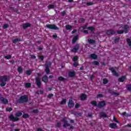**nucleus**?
I'll use <instances>...</instances> for the list:
<instances>
[{"label":"nucleus","mask_w":131,"mask_h":131,"mask_svg":"<svg viewBox=\"0 0 131 131\" xmlns=\"http://www.w3.org/2000/svg\"><path fill=\"white\" fill-rule=\"evenodd\" d=\"M22 114H23L21 112H18L15 114L16 117H14L13 115H10L9 116V118L10 120H11V121H13V122H15L19 120V118L18 117H20V116H22Z\"/></svg>","instance_id":"nucleus-1"},{"label":"nucleus","mask_w":131,"mask_h":131,"mask_svg":"<svg viewBox=\"0 0 131 131\" xmlns=\"http://www.w3.org/2000/svg\"><path fill=\"white\" fill-rule=\"evenodd\" d=\"M105 106H106L105 101H100L97 104V107H98V108H103V107Z\"/></svg>","instance_id":"nucleus-6"},{"label":"nucleus","mask_w":131,"mask_h":131,"mask_svg":"<svg viewBox=\"0 0 131 131\" xmlns=\"http://www.w3.org/2000/svg\"><path fill=\"white\" fill-rule=\"evenodd\" d=\"M110 126L111 128H115L116 127H117V125L116 123H113L110 124Z\"/></svg>","instance_id":"nucleus-18"},{"label":"nucleus","mask_w":131,"mask_h":131,"mask_svg":"<svg viewBox=\"0 0 131 131\" xmlns=\"http://www.w3.org/2000/svg\"><path fill=\"white\" fill-rule=\"evenodd\" d=\"M101 117H104V118L107 117V115H106V114H105L104 113L101 114Z\"/></svg>","instance_id":"nucleus-46"},{"label":"nucleus","mask_w":131,"mask_h":131,"mask_svg":"<svg viewBox=\"0 0 131 131\" xmlns=\"http://www.w3.org/2000/svg\"><path fill=\"white\" fill-rule=\"evenodd\" d=\"M46 27H47V28H48L49 29H53L54 30H59V28L57 27L56 25H47L46 26Z\"/></svg>","instance_id":"nucleus-4"},{"label":"nucleus","mask_w":131,"mask_h":131,"mask_svg":"<svg viewBox=\"0 0 131 131\" xmlns=\"http://www.w3.org/2000/svg\"><path fill=\"white\" fill-rule=\"evenodd\" d=\"M84 28L85 29H89V30L90 31V32L91 33H94V29H95L93 27H88V28H85V27H84Z\"/></svg>","instance_id":"nucleus-14"},{"label":"nucleus","mask_w":131,"mask_h":131,"mask_svg":"<svg viewBox=\"0 0 131 131\" xmlns=\"http://www.w3.org/2000/svg\"><path fill=\"white\" fill-rule=\"evenodd\" d=\"M4 58L5 59H7V60H9V59H11V58H12V56H11V55H7V56H4Z\"/></svg>","instance_id":"nucleus-31"},{"label":"nucleus","mask_w":131,"mask_h":131,"mask_svg":"<svg viewBox=\"0 0 131 131\" xmlns=\"http://www.w3.org/2000/svg\"><path fill=\"white\" fill-rule=\"evenodd\" d=\"M0 101H1V102L3 103V104H8V102H9L8 99H5L4 97H1L0 98Z\"/></svg>","instance_id":"nucleus-8"},{"label":"nucleus","mask_w":131,"mask_h":131,"mask_svg":"<svg viewBox=\"0 0 131 131\" xmlns=\"http://www.w3.org/2000/svg\"><path fill=\"white\" fill-rule=\"evenodd\" d=\"M19 41H21V40H20V39H18V38H16V39L12 40V42H13V43H16Z\"/></svg>","instance_id":"nucleus-24"},{"label":"nucleus","mask_w":131,"mask_h":131,"mask_svg":"<svg viewBox=\"0 0 131 131\" xmlns=\"http://www.w3.org/2000/svg\"><path fill=\"white\" fill-rule=\"evenodd\" d=\"M58 80H59L60 81H65L66 80V79H65L63 77H59L58 78Z\"/></svg>","instance_id":"nucleus-26"},{"label":"nucleus","mask_w":131,"mask_h":131,"mask_svg":"<svg viewBox=\"0 0 131 131\" xmlns=\"http://www.w3.org/2000/svg\"><path fill=\"white\" fill-rule=\"evenodd\" d=\"M79 49V44H76L73 48L72 49V52L73 53H76L77 51H78V49Z\"/></svg>","instance_id":"nucleus-5"},{"label":"nucleus","mask_w":131,"mask_h":131,"mask_svg":"<svg viewBox=\"0 0 131 131\" xmlns=\"http://www.w3.org/2000/svg\"><path fill=\"white\" fill-rule=\"evenodd\" d=\"M97 98H103V94H99L96 96Z\"/></svg>","instance_id":"nucleus-38"},{"label":"nucleus","mask_w":131,"mask_h":131,"mask_svg":"<svg viewBox=\"0 0 131 131\" xmlns=\"http://www.w3.org/2000/svg\"><path fill=\"white\" fill-rule=\"evenodd\" d=\"M18 102L20 103L28 102V96H27V95H24L21 96L18 99Z\"/></svg>","instance_id":"nucleus-3"},{"label":"nucleus","mask_w":131,"mask_h":131,"mask_svg":"<svg viewBox=\"0 0 131 131\" xmlns=\"http://www.w3.org/2000/svg\"><path fill=\"white\" fill-rule=\"evenodd\" d=\"M97 57L98 56L96 54H92L90 55V58H91V59H94V60H96Z\"/></svg>","instance_id":"nucleus-16"},{"label":"nucleus","mask_w":131,"mask_h":131,"mask_svg":"<svg viewBox=\"0 0 131 131\" xmlns=\"http://www.w3.org/2000/svg\"><path fill=\"white\" fill-rule=\"evenodd\" d=\"M78 38V36L77 35V36H74L72 40V43L73 44L75 43V42H76V40H77Z\"/></svg>","instance_id":"nucleus-19"},{"label":"nucleus","mask_w":131,"mask_h":131,"mask_svg":"<svg viewBox=\"0 0 131 131\" xmlns=\"http://www.w3.org/2000/svg\"><path fill=\"white\" fill-rule=\"evenodd\" d=\"M90 78L91 79H93V78H94V76L93 75L91 76Z\"/></svg>","instance_id":"nucleus-63"},{"label":"nucleus","mask_w":131,"mask_h":131,"mask_svg":"<svg viewBox=\"0 0 131 131\" xmlns=\"http://www.w3.org/2000/svg\"><path fill=\"white\" fill-rule=\"evenodd\" d=\"M53 96H54L53 94H50L48 95V98H52V97H53Z\"/></svg>","instance_id":"nucleus-49"},{"label":"nucleus","mask_w":131,"mask_h":131,"mask_svg":"<svg viewBox=\"0 0 131 131\" xmlns=\"http://www.w3.org/2000/svg\"><path fill=\"white\" fill-rule=\"evenodd\" d=\"M88 116H89V117H92V114H88Z\"/></svg>","instance_id":"nucleus-61"},{"label":"nucleus","mask_w":131,"mask_h":131,"mask_svg":"<svg viewBox=\"0 0 131 131\" xmlns=\"http://www.w3.org/2000/svg\"><path fill=\"white\" fill-rule=\"evenodd\" d=\"M60 104H61V105H64V104H66V99H63V100L60 102Z\"/></svg>","instance_id":"nucleus-33"},{"label":"nucleus","mask_w":131,"mask_h":131,"mask_svg":"<svg viewBox=\"0 0 131 131\" xmlns=\"http://www.w3.org/2000/svg\"><path fill=\"white\" fill-rule=\"evenodd\" d=\"M81 100H85V99H86V95H85V94H82L81 95Z\"/></svg>","instance_id":"nucleus-23"},{"label":"nucleus","mask_w":131,"mask_h":131,"mask_svg":"<svg viewBox=\"0 0 131 131\" xmlns=\"http://www.w3.org/2000/svg\"><path fill=\"white\" fill-rule=\"evenodd\" d=\"M75 75V72L74 71L70 72L69 73V77H73Z\"/></svg>","instance_id":"nucleus-15"},{"label":"nucleus","mask_w":131,"mask_h":131,"mask_svg":"<svg viewBox=\"0 0 131 131\" xmlns=\"http://www.w3.org/2000/svg\"><path fill=\"white\" fill-rule=\"evenodd\" d=\"M17 71L19 73H22V72H23V70L21 67H18L17 68Z\"/></svg>","instance_id":"nucleus-28"},{"label":"nucleus","mask_w":131,"mask_h":131,"mask_svg":"<svg viewBox=\"0 0 131 131\" xmlns=\"http://www.w3.org/2000/svg\"><path fill=\"white\" fill-rule=\"evenodd\" d=\"M54 7H55V6H54L53 5H50L48 6V9H54Z\"/></svg>","instance_id":"nucleus-40"},{"label":"nucleus","mask_w":131,"mask_h":131,"mask_svg":"<svg viewBox=\"0 0 131 131\" xmlns=\"http://www.w3.org/2000/svg\"><path fill=\"white\" fill-rule=\"evenodd\" d=\"M88 42L90 44H93V43H95L96 42V41L92 39H89Z\"/></svg>","instance_id":"nucleus-25"},{"label":"nucleus","mask_w":131,"mask_h":131,"mask_svg":"<svg viewBox=\"0 0 131 131\" xmlns=\"http://www.w3.org/2000/svg\"><path fill=\"white\" fill-rule=\"evenodd\" d=\"M78 59V57L77 56H75L73 58L74 62H75L76 61H77Z\"/></svg>","instance_id":"nucleus-42"},{"label":"nucleus","mask_w":131,"mask_h":131,"mask_svg":"<svg viewBox=\"0 0 131 131\" xmlns=\"http://www.w3.org/2000/svg\"><path fill=\"white\" fill-rule=\"evenodd\" d=\"M9 78L8 76H2L0 77V85L5 86L7 84V82L9 81Z\"/></svg>","instance_id":"nucleus-2"},{"label":"nucleus","mask_w":131,"mask_h":131,"mask_svg":"<svg viewBox=\"0 0 131 131\" xmlns=\"http://www.w3.org/2000/svg\"><path fill=\"white\" fill-rule=\"evenodd\" d=\"M126 89H127L128 91H131V85H127L126 86Z\"/></svg>","instance_id":"nucleus-37"},{"label":"nucleus","mask_w":131,"mask_h":131,"mask_svg":"<svg viewBox=\"0 0 131 131\" xmlns=\"http://www.w3.org/2000/svg\"><path fill=\"white\" fill-rule=\"evenodd\" d=\"M25 86L26 88H30V86H31V83H25Z\"/></svg>","instance_id":"nucleus-27"},{"label":"nucleus","mask_w":131,"mask_h":131,"mask_svg":"<svg viewBox=\"0 0 131 131\" xmlns=\"http://www.w3.org/2000/svg\"><path fill=\"white\" fill-rule=\"evenodd\" d=\"M33 112V113H38V110H34Z\"/></svg>","instance_id":"nucleus-50"},{"label":"nucleus","mask_w":131,"mask_h":131,"mask_svg":"<svg viewBox=\"0 0 131 131\" xmlns=\"http://www.w3.org/2000/svg\"><path fill=\"white\" fill-rule=\"evenodd\" d=\"M56 127H61V122H58L56 125Z\"/></svg>","instance_id":"nucleus-35"},{"label":"nucleus","mask_w":131,"mask_h":131,"mask_svg":"<svg viewBox=\"0 0 131 131\" xmlns=\"http://www.w3.org/2000/svg\"><path fill=\"white\" fill-rule=\"evenodd\" d=\"M53 75L49 76V78H53Z\"/></svg>","instance_id":"nucleus-64"},{"label":"nucleus","mask_w":131,"mask_h":131,"mask_svg":"<svg viewBox=\"0 0 131 131\" xmlns=\"http://www.w3.org/2000/svg\"><path fill=\"white\" fill-rule=\"evenodd\" d=\"M45 67H46L45 71L46 73L48 74V73H50V69L49 68V66H48V64H45Z\"/></svg>","instance_id":"nucleus-17"},{"label":"nucleus","mask_w":131,"mask_h":131,"mask_svg":"<svg viewBox=\"0 0 131 131\" xmlns=\"http://www.w3.org/2000/svg\"><path fill=\"white\" fill-rule=\"evenodd\" d=\"M39 58L40 59V60H41V61H42L43 60L44 57L43 56H39Z\"/></svg>","instance_id":"nucleus-53"},{"label":"nucleus","mask_w":131,"mask_h":131,"mask_svg":"<svg viewBox=\"0 0 131 131\" xmlns=\"http://www.w3.org/2000/svg\"><path fill=\"white\" fill-rule=\"evenodd\" d=\"M61 15H62V16H64V15H65V11L61 12Z\"/></svg>","instance_id":"nucleus-60"},{"label":"nucleus","mask_w":131,"mask_h":131,"mask_svg":"<svg viewBox=\"0 0 131 131\" xmlns=\"http://www.w3.org/2000/svg\"><path fill=\"white\" fill-rule=\"evenodd\" d=\"M125 80V77L122 76L119 78L118 80L120 82H123Z\"/></svg>","instance_id":"nucleus-20"},{"label":"nucleus","mask_w":131,"mask_h":131,"mask_svg":"<svg viewBox=\"0 0 131 131\" xmlns=\"http://www.w3.org/2000/svg\"><path fill=\"white\" fill-rule=\"evenodd\" d=\"M12 110H13V108H12V107L6 108V111H7L8 112H11V111H12Z\"/></svg>","instance_id":"nucleus-34"},{"label":"nucleus","mask_w":131,"mask_h":131,"mask_svg":"<svg viewBox=\"0 0 131 131\" xmlns=\"http://www.w3.org/2000/svg\"><path fill=\"white\" fill-rule=\"evenodd\" d=\"M119 41V38L115 39V42H117Z\"/></svg>","instance_id":"nucleus-55"},{"label":"nucleus","mask_w":131,"mask_h":131,"mask_svg":"<svg viewBox=\"0 0 131 131\" xmlns=\"http://www.w3.org/2000/svg\"><path fill=\"white\" fill-rule=\"evenodd\" d=\"M26 74H27V75H30V74H31V72L30 71H27Z\"/></svg>","instance_id":"nucleus-47"},{"label":"nucleus","mask_w":131,"mask_h":131,"mask_svg":"<svg viewBox=\"0 0 131 131\" xmlns=\"http://www.w3.org/2000/svg\"><path fill=\"white\" fill-rule=\"evenodd\" d=\"M75 32H76V30H74L73 31H72V33H75Z\"/></svg>","instance_id":"nucleus-62"},{"label":"nucleus","mask_w":131,"mask_h":131,"mask_svg":"<svg viewBox=\"0 0 131 131\" xmlns=\"http://www.w3.org/2000/svg\"><path fill=\"white\" fill-rule=\"evenodd\" d=\"M75 107L76 108H78V107H79V104L78 103H76Z\"/></svg>","instance_id":"nucleus-54"},{"label":"nucleus","mask_w":131,"mask_h":131,"mask_svg":"<svg viewBox=\"0 0 131 131\" xmlns=\"http://www.w3.org/2000/svg\"><path fill=\"white\" fill-rule=\"evenodd\" d=\"M106 34L108 35H113V34H115V31L113 30H109L106 32Z\"/></svg>","instance_id":"nucleus-12"},{"label":"nucleus","mask_w":131,"mask_h":131,"mask_svg":"<svg viewBox=\"0 0 131 131\" xmlns=\"http://www.w3.org/2000/svg\"><path fill=\"white\" fill-rule=\"evenodd\" d=\"M37 131H44L43 130H42V129L40 128H38L37 129Z\"/></svg>","instance_id":"nucleus-56"},{"label":"nucleus","mask_w":131,"mask_h":131,"mask_svg":"<svg viewBox=\"0 0 131 131\" xmlns=\"http://www.w3.org/2000/svg\"><path fill=\"white\" fill-rule=\"evenodd\" d=\"M103 83L104 84H106V83H108V80L107 79H103Z\"/></svg>","instance_id":"nucleus-30"},{"label":"nucleus","mask_w":131,"mask_h":131,"mask_svg":"<svg viewBox=\"0 0 131 131\" xmlns=\"http://www.w3.org/2000/svg\"><path fill=\"white\" fill-rule=\"evenodd\" d=\"M23 118H28V117H29V116L28 115V114H26L23 115Z\"/></svg>","instance_id":"nucleus-36"},{"label":"nucleus","mask_w":131,"mask_h":131,"mask_svg":"<svg viewBox=\"0 0 131 131\" xmlns=\"http://www.w3.org/2000/svg\"><path fill=\"white\" fill-rule=\"evenodd\" d=\"M83 32H84V33H85V34L89 33V32L88 31V30H84Z\"/></svg>","instance_id":"nucleus-59"},{"label":"nucleus","mask_w":131,"mask_h":131,"mask_svg":"<svg viewBox=\"0 0 131 131\" xmlns=\"http://www.w3.org/2000/svg\"><path fill=\"white\" fill-rule=\"evenodd\" d=\"M66 29L67 30H71V29H72V28L73 27V26H70V25H67L66 26Z\"/></svg>","instance_id":"nucleus-22"},{"label":"nucleus","mask_w":131,"mask_h":131,"mask_svg":"<svg viewBox=\"0 0 131 131\" xmlns=\"http://www.w3.org/2000/svg\"><path fill=\"white\" fill-rule=\"evenodd\" d=\"M112 95H114V96H119V94L117 93H116L115 92H112Z\"/></svg>","instance_id":"nucleus-41"},{"label":"nucleus","mask_w":131,"mask_h":131,"mask_svg":"<svg viewBox=\"0 0 131 131\" xmlns=\"http://www.w3.org/2000/svg\"><path fill=\"white\" fill-rule=\"evenodd\" d=\"M68 106L70 108H72V107H74V102H73V101H72V100H69Z\"/></svg>","instance_id":"nucleus-9"},{"label":"nucleus","mask_w":131,"mask_h":131,"mask_svg":"<svg viewBox=\"0 0 131 131\" xmlns=\"http://www.w3.org/2000/svg\"><path fill=\"white\" fill-rule=\"evenodd\" d=\"M62 121L64 122V124L63 125V127H66L67 126H70V124L68 123V122L65 120V119H63L62 120Z\"/></svg>","instance_id":"nucleus-10"},{"label":"nucleus","mask_w":131,"mask_h":131,"mask_svg":"<svg viewBox=\"0 0 131 131\" xmlns=\"http://www.w3.org/2000/svg\"><path fill=\"white\" fill-rule=\"evenodd\" d=\"M113 119H114V121H115V122H117V123H119V122H118V121H117V120H116V118H115V116H114Z\"/></svg>","instance_id":"nucleus-45"},{"label":"nucleus","mask_w":131,"mask_h":131,"mask_svg":"<svg viewBox=\"0 0 131 131\" xmlns=\"http://www.w3.org/2000/svg\"><path fill=\"white\" fill-rule=\"evenodd\" d=\"M110 70L112 71V73L115 75V76H118V74L116 72V71H115V69L113 68H110Z\"/></svg>","instance_id":"nucleus-11"},{"label":"nucleus","mask_w":131,"mask_h":131,"mask_svg":"<svg viewBox=\"0 0 131 131\" xmlns=\"http://www.w3.org/2000/svg\"><path fill=\"white\" fill-rule=\"evenodd\" d=\"M123 32H124L123 30H120L117 31L118 34H122Z\"/></svg>","instance_id":"nucleus-39"},{"label":"nucleus","mask_w":131,"mask_h":131,"mask_svg":"<svg viewBox=\"0 0 131 131\" xmlns=\"http://www.w3.org/2000/svg\"><path fill=\"white\" fill-rule=\"evenodd\" d=\"M91 104L92 105H93V106H94L95 107L98 106V104H97V102L96 101H92Z\"/></svg>","instance_id":"nucleus-29"},{"label":"nucleus","mask_w":131,"mask_h":131,"mask_svg":"<svg viewBox=\"0 0 131 131\" xmlns=\"http://www.w3.org/2000/svg\"><path fill=\"white\" fill-rule=\"evenodd\" d=\"M122 116H127V115H126V112H123L122 113Z\"/></svg>","instance_id":"nucleus-51"},{"label":"nucleus","mask_w":131,"mask_h":131,"mask_svg":"<svg viewBox=\"0 0 131 131\" xmlns=\"http://www.w3.org/2000/svg\"><path fill=\"white\" fill-rule=\"evenodd\" d=\"M53 38H57V35H53Z\"/></svg>","instance_id":"nucleus-58"},{"label":"nucleus","mask_w":131,"mask_h":131,"mask_svg":"<svg viewBox=\"0 0 131 131\" xmlns=\"http://www.w3.org/2000/svg\"><path fill=\"white\" fill-rule=\"evenodd\" d=\"M73 65H74V66H75V67H76L77 66V63L74 62Z\"/></svg>","instance_id":"nucleus-57"},{"label":"nucleus","mask_w":131,"mask_h":131,"mask_svg":"<svg viewBox=\"0 0 131 131\" xmlns=\"http://www.w3.org/2000/svg\"><path fill=\"white\" fill-rule=\"evenodd\" d=\"M31 58L32 59H35V58H36V56H35V55H31Z\"/></svg>","instance_id":"nucleus-52"},{"label":"nucleus","mask_w":131,"mask_h":131,"mask_svg":"<svg viewBox=\"0 0 131 131\" xmlns=\"http://www.w3.org/2000/svg\"><path fill=\"white\" fill-rule=\"evenodd\" d=\"M30 26H31V25L29 23L23 24V27L24 29H26V28H28V27H30Z\"/></svg>","instance_id":"nucleus-13"},{"label":"nucleus","mask_w":131,"mask_h":131,"mask_svg":"<svg viewBox=\"0 0 131 131\" xmlns=\"http://www.w3.org/2000/svg\"><path fill=\"white\" fill-rule=\"evenodd\" d=\"M8 27H9V25L8 24H5L4 26H3V28L4 29H6V28H8Z\"/></svg>","instance_id":"nucleus-43"},{"label":"nucleus","mask_w":131,"mask_h":131,"mask_svg":"<svg viewBox=\"0 0 131 131\" xmlns=\"http://www.w3.org/2000/svg\"><path fill=\"white\" fill-rule=\"evenodd\" d=\"M42 81H43V82H48V76H44L42 78Z\"/></svg>","instance_id":"nucleus-21"},{"label":"nucleus","mask_w":131,"mask_h":131,"mask_svg":"<svg viewBox=\"0 0 131 131\" xmlns=\"http://www.w3.org/2000/svg\"><path fill=\"white\" fill-rule=\"evenodd\" d=\"M45 65H48V67L49 68L51 65H52V62L49 61L47 63H46Z\"/></svg>","instance_id":"nucleus-44"},{"label":"nucleus","mask_w":131,"mask_h":131,"mask_svg":"<svg viewBox=\"0 0 131 131\" xmlns=\"http://www.w3.org/2000/svg\"><path fill=\"white\" fill-rule=\"evenodd\" d=\"M36 84H37L38 88H40L41 82H40V79L39 77H37L36 78Z\"/></svg>","instance_id":"nucleus-7"},{"label":"nucleus","mask_w":131,"mask_h":131,"mask_svg":"<svg viewBox=\"0 0 131 131\" xmlns=\"http://www.w3.org/2000/svg\"><path fill=\"white\" fill-rule=\"evenodd\" d=\"M93 64L96 66H99V65H100V63H99L97 61H94L93 62Z\"/></svg>","instance_id":"nucleus-32"},{"label":"nucleus","mask_w":131,"mask_h":131,"mask_svg":"<svg viewBox=\"0 0 131 131\" xmlns=\"http://www.w3.org/2000/svg\"><path fill=\"white\" fill-rule=\"evenodd\" d=\"M128 28V26H124L123 27V29L124 30H127Z\"/></svg>","instance_id":"nucleus-48"}]
</instances>
